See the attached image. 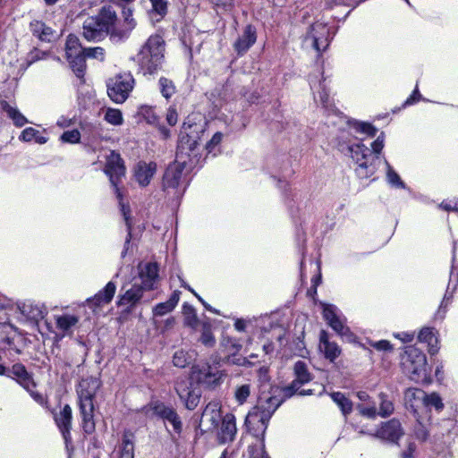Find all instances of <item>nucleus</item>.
Listing matches in <instances>:
<instances>
[{
    "label": "nucleus",
    "instance_id": "f257e3e1",
    "mask_svg": "<svg viewBox=\"0 0 458 458\" xmlns=\"http://www.w3.org/2000/svg\"><path fill=\"white\" fill-rule=\"evenodd\" d=\"M284 396L279 397L272 393L261 394L257 401V404L249 411L246 416L245 423L250 432L257 438L264 442V435L268 422L284 401Z\"/></svg>",
    "mask_w": 458,
    "mask_h": 458
},
{
    "label": "nucleus",
    "instance_id": "f03ea898",
    "mask_svg": "<svg viewBox=\"0 0 458 458\" xmlns=\"http://www.w3.org/2000/svg\"><path fill=\"white\" fill-rule=\"evenodd\" d=\"M116 13L111 6H103L96 16L89 17L83 23V36L89 41H99L106 36L122 39L127 37L126 31L116 30Z\"/></svg>",
    "mask_w": 458,
    "mask_h": 458
},
{
    "label": "nucleus",
    "instance_id": "7ed1b4c3",
    "mask_svg": "<svg viewBox=\"0 0 458 458\" xmlns=\"http://www.w3.org/2000/svg\"><path fill=\"white\" fill-rule=\"evenodd\" d=\"M104 172L108 176L109 181L116 193V197L122 200V194L118 188V183L120 179L125 174V165L119 153L115 152L114 150L110 151V154L106 157ZM120 206L128 232L124 242V249L122 251V257L123 258L126 255L131 239V224L129 217L130 208L122 203V201H120Z\"/></svg>",
    "mask_w": 458,
    "mask_h": 458
},
{
    "label": "nucleus",
    "instance_id": "20e7f679",
    "mask_svg": "<svg viewBox=\"0 0 458 458\" xmlns=\"http://www.w3.org/2000/svg\"><path fill=\"white\" fill-rule=\"evenodd\" d=\"M100 386L98 378L88 377L81 379L77 389L82 428L86 434H91L95 430L93 400Z\"/></svg>",
    "mask_w": 458,
    "mask_h": 458
},
{
    "label": "nucleus",
    "instance_id": "39448f33",
    "mask_svg": "<svg viewBox=\"0 0 458 458\" xmlns=\"http://www.w3.org/2000/svg\"><path fill=\"white\" fill-rule=\"evenodd\" d=\"M165 40L159 35L150 36L137 55V63L143 74H154L164 63Z\"/></svg>",
    "mask_w": 458,
    "mask_h": 458
},
{
    "label": "nucleus",
    "instance_id": "423d86ee",
    "mask_svg": "<svg viewBox=\"0 0 458 458\" xmlns=\"http://www.w3.org/2000/svg\"><path fill=\"white\" fill-rule=\"evenodd\" d=\"M401 365L404 374L417 383L428 384L430 377L428 372L426 355L415 346L406 347L401 358Z\"/></svg>",
    "mask_w": 458,
    "mask_h": 458
},
{
    "label": "nucleus",
    "instance_id": "0eeeda50",
    "mask_svg": "<svg viewBox=\"0 0 458 458\" xmlns=\"http://www.w3.org/2000/svg\"><path fill=\"white\" fill-rule=\"evenodd\" d=\"M348 151L352 159L358 164L357 175L361 179L372 176L377 169L379 157H372L370 149L362 143L349 145Z\"/></svg>",
    "mask_w": 458,
    "mask_h": 458
},
{
    "label": "nucleus",
    "instance_id": "6e6552de",
    "mask_svg": "<svg viewBox=\"0 0 458 458\" xmlns=\"http://www.w3.org/2000/svg\"><path fill=\"white\" fill-rule=\"evenodd\" d=\"M191 373L199 385L208 389L219 386L226 376L217 364L208 362L194 365L191 368Z\"/></svg>",
    "mask_w": 458,
    "mask_h": 458
},
{
    "label": "nucleus",
    "instance_id": "1a4fd4ad",
    "mask_svg": "<svg viewBox=\"0 0 458 458\" xmlns=\"http://www.w3.org/2000/svg\"><path fill=\"white\" fill-rule=\"evenodd\" d=\"M293 373L295 376L294 380H293L290 385L281 389L284 398H290L295 394L300 395L312 394L313 391L311 389L300 390L301 386L310 382L313 379V376L310 372L307 363L303 360L296 361L293 366Z\"/></svg>",
    "mask_w": 458,
    "mask_h": 458
},
{
    "label": "nucleus",
    "instance_id": "9d476101",
    "mask_svg": "<svg viewBox=\"0 0 458 458\" xmlns=\"http://www.w3.org/2000/svg\"><path fill=\"white\" fill-rule=\"evenodd\" d=\"M133 87L132 75L130 72L120 73L108 81L107 94L114 103L122 104L128 98Z\"/></svg>",
    "mask_w": 458,
    "mask_h": 458
},
{
    "label": "nucleus",
    "instance_id": "9b49d317",
    "mask_svg": "<svg viewBox=\"0 0 458 458\" xmlns=\"http://www.w3.org/2000/svg\"><path fill=\"white\" fill-rule=\"evenodd\" d=\"M323 318L328 326L339 335L349 336L351 331L345 325V318L340 314L339 310L333 304H323Z\"/></svg>",
    "mask_w": 458,
    "mask_h": 458
},
{
    "label": "nucleus",
    "instance_id": "f8f14e48",
    "mask_svg": "<svg viewBox=\"0 0 458 458\" xmlns=\"http://www.w3.org/2000/svg\"><path fill=\"white\" fill-rule=\"evenodd\" d=\"M206 123H191L190 121L183 123L181 131V140L179 148H184V145L190 151H193L199 144L200 140L199 134L205 131Z\"/></svg>",
    "mask_w": 458,
    "mask_h": 458
},
{
    "label": "nucleus",
    "instance_id": "ddd939ff",
    "mask_svg": "<svg viewBox=\"0 0 458 458\" xmlns=\"http://www.w3.org/2000/svg\"><path fill=\"white\" fill-rule=\"evenodd\" d=\"M150 410L155 415L161 418L165 421H168L173 426L174 431L180 435L182 431V422L176 412V411L171 407L165 405L160 401L151 402Z\"/></svg>",
    "mask_w": 458,
    "mask_h": 458
},
{
    "label": "nucleus",
    "instance_id": "4468645a",
    "mask_svg": "<svg viewBox=\"0 0 458 458\" xmlns=\"http://www.w3.org/2000/svg\"><path fill=\"white\" fill-rule=\"evenodd\" d=\"M309 81L315 101L319 102L324 108L331 109L332 101L325 84L326 78L323 76V72L318 71V74L310 75Z\"/></svg>",
    "mask_w": 458,
    "mask_h": 458
},
{
    "label": "nucleus",
    "instance_id": "2eb2a0df",
    "mask_svg": "<svg viewBox=\"0 0 458 458\" xmlns=\"http://www.w3.org/2000/svg\"><path fill=\"white\" fill-rule=\"evenodd\" d=\"M306 38L312 41L318 52L324 51L330 43V29L325 23L315 22L310 26Z\"/></svg>",
    "mask_w": 458,
    "mask_h": 458
},
{
    "label": "nucleus",
    "instance_id": "dca6fc26",
    "mask_svg": "<svg viewBox=\"0 0 458 458\" xmlns=\"http://www.w3.org/2000/svg\"><path fill=\"white\" fill-rule=\"evenodd\" d=\"M174 388L180 400L188 410L192 411L198 406L200 394L192 387L191 383L185 380L177 381Z\"/></svg>",
    "mask_w": 458,
    "mask_h": 458
},
{
    "label": "nucleus",
    "instance_id": "f3484780",
    "mask_svg": "<svg viewBox=\"0 0 458 458\" xmlns=\"http://www.w3.org/2000/svg\"><path fill=\"white\" fill-rule=\"evenodd\" d=\"M221 420L219 404L217 403H209L202 412L199 425L204 427L205 431H213L218 428Z\"/></svg>",
    "mask_w": 458,
    "mask_h": 458
},
{
    "label": "nucleus",
    "instance_id": "a211bd4d",
    "mask_svg": "<svg viewBox=\"0 0 458 458\" xmlns=\"http://www.w3.org/2000/svg\"><path fill=\"white\" fill-rule=\"evenodd\" d=\"M143 287L140 284H133L124 293L118 295L116 305L119 308H124L125 312H131V310L140 302L143 296Z\"/></svg>",
    "mask_w": 458,
    "mask_h": 458
},
{
    "label": "nucleus",
    "instance_id": "6ab92c4d",
    "mask_svg": "<svg viewBox=\"0 0 458 458\" xmlns=\"http://www.w3.org/2000/svg\"><path fill=\"white\" fill-rule=\"evenodd\" d=\"M403 435V430L400 421L392 419L382 424L380 428L377 429L376 437L391 443H397Z\"/></svg>",
    "mask_w": 458,
    "mask_h": 458
},
{
    "label": "nucleus",
    "instance_id": "aec40b11",
    "mask_svg": "<svg viewBox=\"0 0 458 458\" xmlns=\"http://www.w3.org/2000/svg\"><path fill=\"white\" fill-rule=\"evenodd\" d=\"M7 377L14 379L21 387L29 389L30 386L36 387V383L33 379V376L30 373L26 367L18 362L13 364L11 368H8Z\"/></svg>",
    "mask_w": 458,
    "mask_h": 458
},
{
    "label": "nucleus",
    "instance_id": "412c9836",
    "mask_svg": "<svg viewBox=\"0 0 458 458\" xmlns=\"http://www.w3.org/2000/svg\"><path fill=\"white\" fill-rule=\"evenodd\" d=\"M21 313L30 321L38 323L47 314V310L39 302L26 301L18 304Z\"/></svg>",
    "mask_w": 458,
    "mask_h": 458
},
{
    "label": "nucleus",
    "instance_id": "4be33fe9",
    "mask_svg": "<svg viewBox=\"0 0 458 458\" xmlns=\"http://www.w3.org/2000/svg\"><path fill=\"white\" fill-rule=\"evenodd\" d=\"M185 162H174L168 165L163 176L164 190L176 189L180 183Z\"/></svg>",
    "mask_w": 458,
    "mask_h": 458
},
{
    "label": "nucleus",
    "instance_id": "5701e85b",
    "mask_svg": "<svg viewBox=\"0 0 458 458\" xmlns=\"http://www.w3.org/2000/svg\"><path fill=\"white\" fill-rule=\"evenodd\" d=\"M257 41V30L251 25L248 24L242 34L233 43V48L239 55H244Z\"/></svg>",
    "mask_w": 458,
    "mask_h": 458
},
{
    "label": "nucleus",
    "instance_id": "b1692460",
    "mask_svg": "<svg viewBox=\"0 0 458 458\" xmlns=\"http://www.w3.org/2000/svg\"><path fill=\"white\" fill-rule=\"evenodd\" d=\"M140 277L142 287L146 290L154 289L158 280V266L156 262H148L140 267Z\"/></svg>",
    "mask_w": 458,
    "mask_h": 458
},
{
    "label": "nucleus",
    "instance_id": "393cba45",
    "mask_svg": "<svg viewBox=\"0 0 458 458\" xmlns=\"http://www.w3.org/2000/svg\"><path fill=\"white\" fill-rule=\"evenodd\" d=\"M236 431L235 417L232 413L225 414L217 435L219 442L225 444L233 441Z\"/></svg>",
    "mask_w": 458,
    "mask_h": 458
},
{
    "label": "nucleus",
    "instance_id": "a878e982",
    "mask_svg": "<svg viewBox=\"0 0 458 458\" xmlns=\"http://www.w3.org/2000/svg\"><path fill=\"white\" fill-rule=\"evenodd\" d=\"M72 418V408L69 404H65L61 411L55 416V423L66 442L71 439Z\"/></svg>",
    "mask_w": 458,
    "mask_h": 458
},
{
    "label": "nucleus",
    "instance_id": "bb28decb",
    "mask_svg": "<svg viewBox=\"0 0 458 458\" xmlns=\"http://www.w3.org/2000/svg\"><path fill=\"white\" fill-rule=\"evenodd\" d=\"M319 351L330 361H334L341 354L340 347L336 343L329 341L328 334L325 330H321L319 334Z\"/></svg>",
    "mask_w": 458,
    "mask_h": 458
},
{
    "label": "nucleus",
    "instance_id": "cd10ccee",
    "mask_svg": "<svg viewBox=\"0 0 458 458\" xmlns=\"http://www.w3.org/2000/svg\"><path fill=\"white\" fill-rule=\"evenodd\" d=\"M157 170V165L154 162L145 163L140 162L134 171V176L136 181L141 186H147L149 184L151 178Z\"/></svg>",
    "mask_w": 458,
    "mask_h": 458
},
{
    "label": "nucleus",
    "instance_id": "c85d7f7f",
    "mask_svg": "<svg viewBox=\"0 0 458 458\" xmlns=\"http://www.w3.org/2000/svg\"><path fill=\"white\" fill-rule=\"evenodd\" d=\"M30 30L32 35L41 41L50 42L55 38V30L47 26L45 22L34 20L30 23Z\"/></svg>",
    "mask_w": 458,
    "mask_h": 458
},
{
    "label": "nucleus",
    "instance_id": "c756f323",
    "mask_svg": "<svg viewBox=\"0 0 458 458\" xmlns=\"http://www.w3.org/2000/svg\"><path fill=\"white\" fill-rule=\"evenodd\" d=\"M115 291V284L110 281L102 290L96 293L93 298L88 299L87 301L97 307H100L104 304L109 303L113 300Z\"/></svg>",
    "mask_w": 458,
    "mask_h": 458
},
{
    "label": "nucleus",
    "instance_id": "7c9ffc66",
    "mask_svg": "<svg viewBox=\"0 0 458 458\" xmlns=\"http://www.w3.org/2000/svg\"><path fill=\"white\" fill-rule=\"evenodd\" d=\"M135 435L131 430H124L119 447V458H134Z\"/></svg>",
    "mask_w": 458,
    "mask_h": 458
},
{
    "label": "nucleus",
    "instance_id": "2f4dec72",
    "mask_svg": "<svg viewBox=\"0 0 458 458\" xmlns=\"http://www.w3.org/2000/svg\"><path fill=\"white\" fill-rule=\"evenodd\" d=\"M180 294H181L180 291H178V290L174 291V293L171 294L168 301L157 304L153 308L154 316L161 317V316H164V315L171 312L177 305V303L180 300Z\"/></svg>",
    "mask_w": 458,
    "mask_h": 458
},
{
    "label": "nucleus",
    "instance_id": "473e14b6",
    "mask_svg": "<svg viewBox=\"0 0 458 458\" xmlns=\"http://www.w3.org/2000/svg\"><path fill=\"white\" fill-rule=\"evenodd\" d=\"M0 106L8 117L13 120L15 126L22 127L29 123L27 118L16 107L12 106L8 102L3 100L0 102Z\"/></svg>",
    "mask_w": 458,
    "mask_h": 458
},
{
    "label": "nucleus",
    "instance_id": "72a5a7b5",
    "mask_svg": "<svg viewBox=\"0 0 458 458\" xmlns=\"http://www.w3.org/2000/svg\"><path fill=\"white\" fill-rule=\"evenodd\" d=\"M56 327L63 332L64 335L71 334L72 328L79 322V318L71 315L64 314L55 317Z\"/></svg>",
    "mask_w": 458,
    "mask_h": 458
},
{
    "label": "nucleus",
    "instance_id": "f704fd0d",
    "mask_svg": "<svg viewBox=\"0 0 458 458\" xmlns=\"http://www.w3.org/2000/svg\"><path fill=\"white\" fill-rule=\"evenodd\" d=\"M19 140L24 142L34 140L36 143L45 144L47 142L48 138L41 135L39 131L32 127H28L21 131V135L19 136Z\"/></svg>",
    "mask_w": 458,
    "mask_h": 458
},
{
    "label": "nucleus",
    "instance_id": "c9c22d12",
    "mask_svg": "<svg viewBox=\"0 0 458 458\" xmlns=\"http://www.w3.org/2000/svg\"><path fill=\"white\" fill-rule=\"evenodd\" d=\"M84 48H82L81 42L75 35L70 34L67 37L65 44V54L66 58L75 56V55L83 54Z\"/></svg>",
    "mask_w": 458,
    "mask_h": 458
},
{
    "label": "nucleus",
    "instance_id": "e433bc0d",
    "mask_svg": "<svg viewBox=\"0 0 458 458\" xmlns=\"http://www.w3.org/2000/svg\"><path fill=\"white\" fill-rule=\"evenodd\" d=\"M332 400L337 404L344 416L352 411V403L341 392H334L330 394Z\"/></svg>",
    "mask_w": 458,
    "mask_h": 458
},
{
    "label": "nucleus",
    "instance_id": "4c0bfd02",
    "mask_svg": "<svg viewBox=\"0 0 458 458\" xmlns=\"http://www.w3.org/2000/svg\"><path fill=\"white\" fill-rule=\"evenodd\" d=\"M67 60L76 76L78 78H83L86 69L85 54L75 55V56H71V58H67Z\"/></svg>",
    "mask_w": 458,
    "mask_h": 458
},
{
    "label": "nucleus",
    "instance_id": "58836bf2",
    "mask_svg": "<svg viewBox=\"0 0 458 458\" xmlns=\"http://www.w3.org/2000/svg\"><path fill=\"white\" fill-rule=\"evenodd\" d=\"M158 87L161 95L169 100L176 92V87L174 81L165 77H160L158 80Z\"/></svg>",
    "mask_w": 458,
    "mask_h": 458
},
{
    "label": "nucleus",
    "instance_id": "ea45409f",
    "mask_svg": "<svg viewBox=\"0 0 458 458\" xmlns=\"http://www.w3.org/2000/svg\"><path fill=\"white\" fill-rule=\"evenodd\" d=\"M385 164L386 166L387 182L393 187L404 189L405 183L402 181L399 174L392 168V166L390 165L386 159H385Z\"/></svg>",
    "mask_w": 458,
    "mask_h": 458
},
{
    "label": "nucleus",
    "instance_id": "a19ab883",
    "mask_svg": "<svg viewBox=\"0 0 458 458\" xmlns=\"http://www.w3.org/2000/svg\"><path fill=\"white\" fill-rule=\"evenodd\" d=\"M251 394V386L242 384L237 386L234 390V399L239 405L245 403Z\"/></svg>",
    "mask_w": 458,
    "mask_h": 458
},
{
    "label": "nucleus",
    "instance_id": "79ce46f5",
    "mask_svg": "<svg viewBox=\"0 0 458 458\" xmlns=\"http://www.w3.org/2000/svg\"><path fill=\"white\" fill-rule=\"evenodd\" d=\"M182 310L185 324L191 327H196L198 326L199 321L195 312V309L191 305L184 303L182 306Z\"/></svg>",
    "mask_w": 458,
    "mask_h": 458
},
{
    "label": "nucleus",
    "instance_id": "37998d69",
    "mask_svg": "<svg viewBox=\"0 0 458 458\" xmlns=\"http://www.w3.org/2000/svg\"><path fill=\"white\" fill-rule=\"evenodd\" d=\"M420 393L423 395L422 400L426 406L434 407L437 411L443 409L444 404L442 403V399L437 394L432 393L430 394H426L424 392L421 391H420Z\"/></svg>",
    "mask_w": 458,
    "mask_h": 458
},
{
    "label": "nucleus",
    "instance_id": "c03bdc74",
    "mask_svg": "<svg viewBox=\"0 0 458 458\" xmlns=\"http://www.w3.org/2000/svg\"><path fill=\"white\" fill-rule=\"evenodd\" d=\"M352 124L357 132L365 134L369 137H374L377 132V128L369 123L354 121Z\"/></svg>",
    "mask_w": 458,
    "mask_h": 458
},
{
    "label": "nucleus",
    "instance_id": "a18cd8bd",
    "mask_svg": "<svg viewBox=\"0 0 458 458\" xmlns=\"http://www.w3.org/2000/svg\"><path fill=\"white\" fill-rule=\"evenodd\" d=\"M223 134L221 132H216L211 140L207 142L206 149L208 155H212V157H216L219 152V145L222 141Z\"/></svg>",
    "mask_w": 458,
    "mask_h": 458
},
{
    "label": "nucleus",
    "instance_id": "49530a36",
    "mask_svg": "<svg viewBox=\"0 0 458 458\" xmlns=\"http://www.w3.org/2000/svg\"><path fill=\"white\" fill-rule=\"evenodd\" d=\"M378 397L380 400L378 415L381 417H387L391 415L394 411L393 403L387 399V395L386 394L381 393Z\"/></svg>",
    "mask_w": 458,
    "mask_h": 458
},
{
    "label": "nucleus",
    "instance_id": "de8ad7c7",
    "mask_svg": "<svg viewBox=\"0 0 458 458\" xmlns=\"http://www.w3.org/2000/svg\"><path fill=\"white\" fill-rule=\"evenodd\" d=\"M191 357L187 352L183 350H178L173 356V363L175 367L185 368L190 364Z\"/></svg>",
    "mask_w": 458,
    "mask_h": 458
},
{
    "label": "nucleus",
    "instance_id": "09e8293b",
    "mask_svg": "<svg viewBox=\"0 0 458 458\" xmlns=\"http://www.w3.org/2000/svg\"><path fill=\"white\" fill-rule=\"evenodd\" d=\"M105 120L113 125H121L123 123V114L120 110L108 108L105 114Z\"/></svg>",
    "mask_w": 458,
    "mask_h": 458
},
{
    "label": "nucleus",
    "instance_id": "8fccbe9b",
    "mask_svg": "<svg viewBox=\"0 0 458 458\" xmlns=\"http://www.w3.org/2000/svg\"><path fill=\"white\" fill-rule=\"evenodd\" d=\"M152 5L153 13L163 18L167 13L166 0H149Z\"/></svg>",
    "mask_w": 458,
    "mask_h": 458
},
{
    "label": "nucleus",
    "instance_id": "3c124183",
    "mask_svg": "<svg viewBox=\"0 0 458 458\" xmlns=\"http://www.w3.org/2000/svg\"><path fill=\"white\" fill-rule=\"evenodd\" d=\"M418 339L420 342L427 343L429 345H432L433 341L437 342L433 329L430 327L422 328L418 335Z\"/></svg>",
    "mask_w": 458,
    "mask_h": 458
},
{
    "label": "nucleus",
    "instance_id": "603ef678",
    "mask_svg": "<svg viewBox=\"0 0 458 458\" xmlns=\"http://www.w3.org/2000/svg\"><path fill=\"white\" fill-rule=\"evenodd\" d=\"M60 140L66 143H78L81 140V133L78 130L66 131L61 135Z\"/></svg>",
    "mask_w": 458,
    "mask_h": 458
},
{
    "label": "nucleus",
    "instance_id": "864d4df0",
    "mask_svg": "<svg viewBox=\"0 0 458 458\" xmlns=\"http://www.w3.org/2000/svg\"><path fill=\"white\" fill-rule=\"evenodd\" d=\"M199 340L207 347H212L215 344L216 340L209 327L205 326L203 327Z\"/></svg>",
    "mask_w": 458,
    "mask_h": 458
},
{
    "label": "nucleus",
    "instance_id": "5fc2aeb1",
    "mask_svg": "<svg viewBox=\"0 0 458 458\" xmlns=\"http://www.w3.org/2000/svg\"><path fill=\"white\" fill-rule=\"evenodd\" d=\"M385 142V133L381 132L377 139L371 143L372 157H379L378 155L381 153L384 148Z\"/></svg>",
    "mask_w": 458,
    "mask_h": 458
},
{
    "label": "nucleus",
    "instance_id": "6e6d98bb",
    "mask_svg": "<svg viewBox=\"0 0 458 458\" xmlns=\"http://www.w3.org/2000/svg\"><path fill=\"white\" fill-rule=\"evenodd\" d=\"M86 58H96V59H104V49L102 47H89L84 48V53Z\"/></svg>",
    "mask_w": 458,
    "mask_h": 458
},
{
    "label": "nucleus",
    "instance_id": "4d7b16f0",
    "mask_svg": "<svg viewBox=\"0 0 458 458\" xmlns=\"http://www.w3.org/2000/svg\"><path fill=\"white\" fill-rule=\"evenodd\" d=\"M34 388L35 387H33V386H30L29 389H25V390L30 394L31 398L37 403H38L39 405H42V406L45 405L47 403L45 396L42 394L38 393V391H35Z\"/></svg>",
    "mask_w": 458,
    "mask_h": 458
},
{
    "label": "nucleus",
    "instance_id": "13d9d810",
    "mask_svg": "<svg viewBox=\"0 0 458 458\" xmlns=\"http://www.w3.org/2000/svg\"><path fill=\"white\" fill-rule=\"evenodd\" d=\"M178 120V114L174 107L170 106L166 114V121L169 125L174 126L176 124Z\"/></svg>",
    "mask_w": 458,
    "mask_h": 458
},
{
    "label": "nucleus",
    "instance_id": "bf43d9fd",
    "mask_svg": "<svg viewBox=\"0 0 458 458\" xmlns=\"http://www.w3.org/2000/svg\"><path fill=\"white\" fill-rule=\"evenodd\" d=\"M359 410H360V412L363 415V416H366L368 418H375L376 415H377V409L375 406H371V407H362V406H359Z\"/></svg>",
    "mask_w": 458,
    "mask_h": 458
},
{
    "label": "nucleus",
    "instance_id": "052dcab7",
    "mask_svg": "<svg viewBox=\"0 0 458 458\" xmlns=\"http://www.w3.org/2000/svg\"><path fill=\"white\" fill-rule=\"evenodd\" d=\"M378 351H388L392 349L390 343L386 340H380L372 344Z\"/></svg>",
    "mask_w": 458,
    "mask_h": 458
},
{
    "label": "nucleus",
    "instance_id": "680f3d73",
    "mask_svg": "<svg viewBox=\"0 0 458 458\" xmlns=\"http://www.w3.org/2000/svg\"><path fill=\"white\" fill-rule=\"evenodd\" d=\"M415 449H416L415 444L410 443L407 450H405L402 453L401 457L402 458H412Z\"/></svg>",
    "mask_w": 458,
    "mask_h": 458
},
{
    "label": "nucleus",
    "instance_id": "e2e57ef3",
    "mask_svg": "<svg viewBox=\"0 0 458 458\" xmlns=\"http://www.w3.org/2000/svg\"><path fill=\"white\" fill-rule=\"evenodd\" d=\"M420 98V94L419 92L418 87L415 88L412 94L407 98L405 101V105H412L417 102Z\"/></svg>",
    "mask_w": 458,
    "mask_h": 458
},
{
    "label": "nucleus",
    "instance_id": "0e129e2a",
    "mask_svg": "<svg viewBox=\"0 0 458 458\" xmlns=\"http://www.w3.org/2000/svg\"><path fill=\"white\" fill-rule=\"evenodd\" d=\"M448 300L449 299L446 297V295H445L444 300L442 301L440 307L436 313L437 318H439L440 319L444 318L445 311H446V305L444 306V303H445V301H448Z\"/></svg>",
    "mask_w": 458,
    "mask_h": 458
},
{
    "label": "nucleus",
    "instance_id": "69168bd1",
    "mask_svg": "<svg viewBox=\"0 0 458 458\" xmlns=\"http://www.w3.org/2000/svg\"><path fill=\"white\" fill-rule=\"evenodd\" d=\"M415 435L418 439L422 441L428 437V432L421 425H419L418 428H416Z\"/></svg>",
    "mask_w": 458,
    "mask_h": 458
},
{
    "label": "nucleus",
    "instance_id": "338daca9",
    "mask_svg": "<svg viewBox=\"0 0 458 458\" xmlns=\"http://www.w3.org/2000/svg\"><path fill=\"white\" fill-rule=\"evenodd\" d=\"M56 124L61 127V128H64V127H67L71 124V120L64 117V116H61L57 122H56Z\"/></svg>",
    "mask_w": 458,
    "mask_h": 458
},
{
    "label": "nucleus",
    "instance_id": "774afa93",
    "mask_svg": "<svg viewBox=\"0 0 458 458\" xmlns=\"http://www.w3.org/2000/svg\"><path fill=\"white\" fill-rule=\"evenodd\" d=\"M234 327L237 331H244L246 327L245 321L243 319H236L234 322Z\"/></svg>",
    "mask_w": 458,
    "mask_h": 458
}]
</instances>
